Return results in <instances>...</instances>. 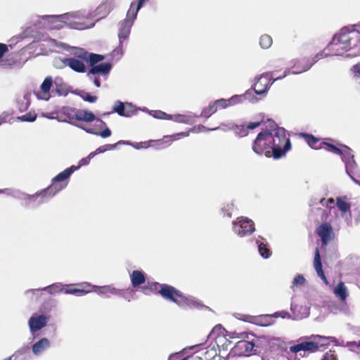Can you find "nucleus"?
<instances>
[{"label":"nucleus","instance_id":"36","mask_svg":"<svg viewBox=\"0 0 360 360\" xmlns=\"http://www.w3.org/2000/svg\"><path fill=\"white\" fill-rule=\"evenodd\" d=\"M321 144L323 145V148L326 149V150H328L329 152H331L334 154L339 155L342 153V149L339 148L338 147H337L336 146H335L333 144H331L330 143L325 142V141H322Z\"/></svg>","mask_w":360,"mask_h":360},{"label":"nucleus","instance_id":"11","mask_svg":"<svg viewBox=\"0 0 360 360\" xmlns=\"http://www.w3.org/2000/svg\"><path fill=\"white\" fill-rule=\"evenodd\" d=\"M249 94V91H246L245 94L243 95H234L231 96L229 99H218L214 102V105L217 106L218 109H225L229 106L234 105L237 103H242L245 99H246V97L248 94Z\"/></svg>","mask_w":360,"mask_h":360},{"label":"nucleus","instance_id":"51","mask_svg":"<svg viewBox=\"0 0 360 360\" xmlns=\"http://www.w3.org/2000/svg\"><path fill=\"white\" fill-rule=\"evenodd\" d=\"M70 25L75 29L82 30L84 28V24L82 22L71 20Z\"/></svg>","mask_w":360,"mask_h":360},{"label":"nucleus","instance_id":"39","mask_svg":"<svg viewBox=\"0 0 360 360\" xmlns=\"http://www.w3.org/2000/svg\"><path fill=\"white\" fill-rule=\"evenodd\" d=\"M104 59V56L99 54L91 53L88 57L91 66L96 65V63L102 61Z\"/></svg>","mask_w":360,"mask_h":360},{"label":"nucleus","instance_id":"60","mask_svg":"<svg viewBox=\"0 0 360 360\" xmlns=\"http://www.w3.org/2000/svg\"><path fill=\"white\" fill-rule=\"evenodd\" d=\"M358 346L360 347V340L358 342Z\"/></svg>","mask_w":360,"mask_h":360},{"label":"nucleus","instance_id":"21","mask_svg":"<svg viewBox=\"0 0 360 360\" xmlns=\"http://www.w3.org/2000/svg\"><path fill=\"white\" fill-rule=\"evenodd\" d=\"M147 1L148 0H139L137 4L132 2L127 11L126 18L124 20H130L134 23V20L136 18L138 11Z\"/></svg>","mask_w":360,"mask_h":360},{"label":"nucleus","instance_id":"57","mask_svg":"<svg viewBox=\"0 0 360 360\" xmlns=\"http://www.w3.org/2000/svg\"><path fill=\"white\" fill-rule=\"evenodd\" d=\"M4 122H6V117H2L1 115H0V124H1Z\"/></svg>","mask_w":360,"mask_h":360},{"label":"nucleus","instance_id":"32","mask_svg":"<svg viewBox=\"0 0 360 360\" xmlns=\"http://www.w3.org/2000/svg\"><path fill=\"white\" fill-rule=\"evenodd\" d=\"M77 289L79 290V292H78L79 296H82L89 292H93L94 285L89 283H77Z\"/></svg>","mask_w":360,"mask_h":360},{"label":"nucleus","instance_id":"14","mask_svg":"<svg viewBox=\"0 0 360 360\" xmlns=\"http://www.w3.org/2000/svg\"><path fill=\"white\" fill-rule=\"evenodd\" d=\"M113 111L116 112L120 116L127 117H131L136 113V109L131 103H127L124 104L120 101H116L115 103Z\"/></svg>","mask_w":360,"mask_h":360},{"label":"nucleus","instance_id":"7","mask_svg":"<svg viewBox=\"0 0 360 360\" xmlns=\"http://www.w3.org/2000/svg\"><path fill=\"white\" fill-rule=\"evenodd\" d=\"M233 224L234 231L240 237H243L247 234H251L255 230L253 221L248 217H238L237 221L234 222Z\"/></svg>","mask_w":360,"mask_h":360},{"label":"nucleus","instance_id":"55","mask_svg":"<svg viewBox=\"0 0 360 360\" xmlns=\"http://www.w3.org/2000/svg\"><path fill=\"white\" fill-rule=\"evenodd\" d=\"M96 122L98 123L97 127L99 129L103 128L104 126H105V122L100 119H97Z\"/></svg>","mask_w":360,"mask_h":360},{"label":"nucleus","instance_id":"35","mask_svg":"<svg viewBox=\"0 0 360 360\" xmlns=\"http://www.w3.org/2000/svg\"><path fill=\"white\" fill-rule=\"evenodd\" d=\"M272 43L273 40L270 35L263 34L260 37L259 44L262 49H269Z\"/></svg>","mask_w":360,"mask_h":360},{"label":"nucleus","instance_id":"49","mask_svg":"<svg viewBox=\"0 0 360 360\" xmlns=\"http://www.w3.org/2000/svg\"><path fill=\"white\" fill-rule=\"evenodd\" d=\"M320 203L323 205H326L330 208H331V205H333L335 203V200L333 198H328L327 200H325V198H322L321 200H320Z\"/></svg>","mask_w":360,"mask_h":360},{"label":"nucleus","instance_id":"26","mask_svg":"<svg viewBox=\"0 0 360 360\" xmlns=\"http://www.w3.org/2000/svg\"><path fill=\"white\" fill-rule=\"evenodd\" d=\"M342 147V153L340 155L342 160L345 162L346 165L348 164L355 163L354 160V155L351 148L345 145H340Z\"/></svg>","mask_w":360,"mask_h":360},{"label":"nucleus","instance_id":"43","mask_svg":"<svg viewBox=\"0 0 360 360\" xmlns=\"http://www.w3.org/2000/svg\"><path fill=\"white\" fill-rule=\"evenodd\" d=\"M321 360H338L335 351L329 350L326 352Z\"/></svg>","mask_w":360,"mask_h":360},{"label":"nucleus","instance_id":"24","mask_svg":"<svg viewBox=\"0 0 360 360\" xmlns=\"http://www.w3.org/2000/svg\"><path fill=\"white\" fill-rule=\"evenodd\" d=\"M131 285L134 288L139 286L146 282V275L143 271L134 270L130 275Z\"/></svg>","mask_w":360,"mask_h":360},{"label":"nucleus","instance_id":"38","mask_svg":"<svg viewBox=\"0 0 360 360\" xmlns=\"http://www.w3.org/2000/svg\"><path fill=\"white\" fill-rule=\"evenodd\" d=\"M337 206L342 212H347L350 210V204L340 198H337Z\"/></svg>","mask_w":360,"mask_h":360},{"label":"nucleus","instance_id":"25","mask_svg":"<svg viewBox=\"0 0 360 360\" xmlns=\"http://www.w3.org/2000/svg\"><path fill=\"white\" fill-rule=\"evenodd\" d=\"M49 340L46 338H43L33 345L32 352L35 355H39L44 350L49 348Z\"/></svg>","mask_w":360,"mask_h":360},{"label":"nucleus","instance_id":"10","mask_svg":"<svg viewBox=\"0 0 360 360\" xmlns=\"http://www.w3.org/2000/svg\"><path fill=\"white\" fill-rule=\"evenodd\" d=\"M326 54H331V56H341L345 52L347 51V49L343 45L342 41H340V39L338 34H335L333 37L332 41L326 46Z\"/></svg>","mask_w":360,"mask_h":360},{"label":"nucleus","instance_id":"23","mask_svg":"<svg viewBox=\"0 0 360 360\" xmlns=\"http://www.w3.org/2000/svg\"><path fill=\"white\" fill-rule=\"evenodd\" d=\"M300 136L303 137L304 140L313 149L318 150L323 148V145L320 142V139L312 134L302 133Z\"/></svg>","mask_w":360,"mask_h":360},{"label":"nucleus","instance_id":"12","mask_svg":"<svg viewBox=\"0 0 360 360\" xmlns=\"http://www.w3.org/2000/svg\"><path fill=\"white\" fill-rule=\"evenodd\" d=\"M53 86V79L51 77H47L40 86L39 90L34 92L38 99L48 101L51 98L50 89Z\"/></svg>","mask_w":360,"mask_h":360},{"label":"nucleus","instance_id":"41","mask_svg":"<svg viewBox=\"0 0 360 360\" xmlns=\"http://www.w3.org/2000/svg\"><path fill=\"white\" fill-rule=\"evenodd\" d=\"M37 118V114L35 112H27L25 115H23L20 117H18V119L20 121L23 122H33Z\"/></svg>","mask_w":360,"mask_h":360},{"label":"nucleus","instance_id":"34","mask_svg":"<svg viewBox=\"0 0 360 360\" xmlns=\"http://www.w3.org/2000/svg\"><path fill=\"white\" fill-rule=\"evenodd\" d=\"M86 131L88 133L101 136L102 138H107L111 135V131L108 127H105V129L101 132H99L98 131H97L96 129L94 128H89L86 129Z\"/></svg>","mask_w":360,"mask_h":360},{"label":"nucleus","instance_id":"48","mask_svg":"<svg viewBox=\"0 0 360 360\" xmlns=\"http://www.w3.org/2000/svg\"><path fill=\"white\" fill-rule=\"evenodd\" d=\"M351 71L356 77H360V63H357L353 65L351 68Z\"/></svg>","mask_w":360,"mask_h":360},{"label":"nucleus","instance_id":"22","mask_svg":"<svg viewBox=\"0 0 360 360\" xmlns=\"http://www.w3.org/2000/svg\"><path fill=\"white\" fill-rule=\"evenodd\" d=\"M133 23L130 20H122L120 22V27L118 34L119 39H120V46L122 45L124 40L128 38L130 32L131 27Z\"/></svg>","mask_w":360,"mask_h":360},{"label":"nucleus","instance_id":"5","mask_svg":"<svg viewBox=\"0 0 360 360\" xmlns=\"http://www.w3.org/2000/svg\"><path fill=\"white\" fill-rule=\"evenodd\" d=\"M337 34L347 51L357 47L360 43V31L355 29L345 27Z\"/></svg>","mask_w":360,"mask_h":360},{"label":"nucleus","instance_id":"54","mask_svg":"<svg viewBox=\"0 0 360 360\" xmlns=\"http://www.w3.org/2000/svg\"><path fill=\"white\" fill-rule=\"evenodd\" d=\"M167 115L162 111H156L155 114V117L159 119H167Z\"/></svg>","mask_w":360,"mask_h":360},{"label":"nucleus","instance_id":"56","mask_svg":"<svg viewBox=\"0 0 360 360\" xmlns=\"http://www.w3.org/2000/svg\"><path fill=\"white\" fill-rule=\"evenodd\" d=\"M221 211L224 212V216H228L229 217H231V214L228 210H226L225 208H222Z\"/></svg>","mask_w":360,"mask_h":360},{"label":"nucleus","instance_id":"40","mask_svg":"<svg viewBox=\"0 0 360 360\" xmlns=\"http://www.w3.org/2000/svg\"><path fill=\"white\" fill-rule=\"evenodd\" d=\"M63 290V293L65 294H72L76 296H79L78 292H79V290H78L77 289V284L68 285L65 287H64Z\"/></svg>","mask_w":360,"mask_h":360},{"label":"nucleus","instance_id":"2","mask_svg":"<svg viewBox=\"0 0 360 360\" xmlns=\"http://www.w3.org/2000/svg\"><path fill=\"white\" fill-rule=\"evenodd\" d=\"M96 155V153H91L86 158H82L79 161V165H72L70 167L65 169L62 172L56 175L53 179L51 184L46 188L37 193L35 195H28L27 199L29 201H35L37 198L41 196L42 198L46 197H53L58 192L64 189L68 185V179L70 175L80 166L87 165L89 160Z\"/></svg>","mask_w":360,"mask_h":360},{"label":"nucleus","instance_id":"8","mask_svg":"<svg viewBox=\"0 0 360 360\" xmlns=\"http://www.w3.org/2000/svg\"><path fill=\"white\" fill-rule=\"evenodd\" d=\"M80 59L75 58H65L62 60L65 65L70 67L77 72H84L86 70L83 60H88V53L84 52L79 56Z\"/></svg>","mask_w":360,"mask_h":360},{"label":"nucleus","instance_id":"19","mask_svg":"<svg viewBox=\"0 0 360 360\" xmlns=\"http://www.w3.org/2000/svg\"><path fill=\"white\" fill-rule=\"evenodd\" d=\"M93 292H96L101 296L107 295L108 294L114 295H121L123 292L121 290H117L110 285L97 286L94 285Z\"/></svg>","mask_w":360,"mask_h":360},{"label":"nucleus","instance_id":"9","mask_svg":"<svg viewBox=\"0 0 360 360\" xmlns=\"http://www.w3.org/2000/svg\"><path fill=\"white\" fill-rule=\"evenodd\" d=\"M316 234L321 238L322 245H326L335 236L332 226L328 222L320 224L316 230Z\"/></svg>","mask_w":360,"mask_h":360},{"label":"nucleus","instance_id":"47","mask_svg":"<svg viewBox=\"0 0 360 360\" xmlns=\"http://www.w3.org/2000/svg\"><path fill=\"white\" fill-rule=\"evenodd\" d=\"M305 281V278L302 275L296 276L292 281L293 285H302Z\"/></svg>","mask_w":360,"mask_h":360},{"label":"nucleus","instance_id":"15","mask_svg":"<svg viewBox=\"0 0 360 360\" xmlns=\"http://www.w3.org/2000/svg\"><path fill=\"white\" fill-rule=\"evenodd\" d=\"M48 318L44 315L32 316L29 320V326L32 332H36L46 326Z\"/></svg>","mask_w":360,"mask_h":360},{"label":"nucleus","instance_id":"4","mask_svg":"<svg viewBox=\"0 0 360 360\" xmlns=\"http://www.w3.org/2000/svg\"><path fill=\"white\" fill-rule=\"evenodd\" d=\"M160 295L165 300L176 303L184 307L189 304V299L181 291L168 284H162L160 290Z\"/></svg>","mask_w":360,"mask_h":360},{"label":"nucleus","instance_id":"61","mask_svg":"<svg viewBox=\"0 0 360 360\" xmlns=\"http://www.w3.org/2000/svg\"><path fill=\"white\" fill-rule=\"evenodd\" d=\"M259 238H261L262 240H264V238L259 236Z\"/></svg>","mask_w":360,"mask_h":360},{"label":"nucleus","instance_id":"6","mask_svg":"<svg viewBox=\"0 0 360 360\" xmlns=\"http://www.w3.org/2000/svg\"><path fill=\"white\" fill-rule=\"evenodd\" d=\"M251 337L252 338H250L248 333L241 334L240 338H243V340L238 341L233 348V352L236 355L242 356H250L251 354V352L255 347L254 336L251 335Z\"/></svg>","mask_w":360,"mask_h":360},{"label":"nucleus","instance_id":"37","mask_svg":"<svg viewBox=\"0 0 360 360\" xmlns=\"http://www.w3.org/2000/svg\"><path fill=\"white\" fill-rule=\"evenodd\" d=\"M64 287L60 284H53L44 288V290H47L50 294H55L58 292H63Z\"/></svg>","mask_w":360,"mask_h":360},{"label":"nucleus","instance_id":"62","mask_svg":"<svg viewBox=\"0 0 360 360\" xmlns=\"http://www.w3.org/2000/svg\"><path fill=\"white\" fill-rule=\"evenodd\" d=\"M1 191H0V193H1Z\"/></svg>","mask_w":360,"mask_h":360},{"label":"nucleus","instance_id":"44","mask_svg":"<svg viewBox=\"0 0 360 360\" xmlns=\"http://www.w3.org/2000/svg\"><path fill=\"white\" fill-rule=\"evenodd\" d=\"M115 148V144H107V145H104V146L99 147L94 153H96V155L100 153H103L108 150H112Z\"/></svg>","mask_w":360,"mask_h":360},{"label":"nucleus","instance_id":"45","mask_svg":"<svg viewBox=\"0 0 360 360\" xmlns=\"http://www.w3.org/2000/svg\"><path fill=\"white\" fill-rule=\"evenodd\" d=\"M82 98L85 101H88L89 103H94L97 100V97L96 96H92L89 93H84V94L82 95Z\"/></svg>","mask_w":360,"mask_h":360},{"label":"nucleus","instance_id":"1","mask_svg":"<svg viewBox=\"0 0 360 360\" xmlns=\"http://www.w3.org/2000/svg\"><path fill=\"white\" fill-rule=\"evenodd\" d=\"M269 129L260 131L252 143V150L258 155H265L279 159L290 149L291 143L287 137L286 130L269 120Z\"/></svg>","mask_w":360,"mask_h":360},{"label":"nucleus","instance_id":"58","mask_svg":"<svg viewBox=\"0 0 360 360\" xmlns=\"http://www.w3.org/2000/svg\"><path fill=\"white\" fill-rule=\"evenodd\" d=\"M115 0H105V3L108 4H111Z\"/></svg>","mask_w":360,"mask_h":360},{"label":"nucleus","instance_id":"17","mask_svg":"<svg viewBox=\"0 0 360 360\" xmlns=\"http://www.w3.org/2000/svg\"><path fill=\"white\" fill-rule=\"evenodd\" d=\"M263 122L264 115L261 116V119H259L258 121L249 122L246 126H236L235 128V131L240 137L245 136L248 135L249 129H254L256 127H259Z\"/></svg>","mask_w":360,"mask_h":360},{"label":"nucleus","instance_id":"33","mask_svg":"<svg viewBox=\"0 0 360 360\" xmlns=\"http://www.w3.org/2000/svg\"><path fill=\"white\" fill-rule=\"evenodd\" d=\"M217 111V106L214 103H210L207 107L204 108L201 112V116L208 118Z\"/></svg>","mask_w":360,"mask_h":360},{"label":"nucleus","instance_id":"18","mask_svg":"<svg viewBox=\"0 0 360 360\" xmlns=\"http://www.w3.org/2000/svg\"><path fill=\"white\" fill-rule=\"evenodd\" d=\"M314 266L317 273V275L321 278V280L324 282L325 284L328 285V281L322 269V263L319 253V250L318 248H316L314 252Z\"/></svg>","mask_w":360,"mask_h":360},{"label":"nucleus","instance_id":"53","mask_svg":"<svg viewBox=\"0 0 360 360\" xmlns=\"http://www.w3.org/2000/svg\"><path fill=\"white\" fill-rule=\"evenodd\" d=\"M8 51V46L5 44L0 43V58H1Z\"/></svg>","mask_w":360,"mask_h":360},{"label":"nucleus","instance_id":"28","mask_svg":"<svg viewBox=\"0 0 360 360\" xmlns=\"http://www.w3.org/2000/svg\"><path fill=\"white\" fill-rule=\"evenodd\" d=\"M254 323L261 326H268L274 323L273 315L263 314L255 318Z\"/></svg>","mask_w":360,"mask_h":360},{"label":"nucleus","instance_id":"46","mask_svg":"<svg viewBox=\"0 0 360 360\" xmlns=\"http://www.w3.org/2000/svg\"><path fill=\"white\" fill-rule=\"evenodd\" d=\"M272 315H273V319L274 317L275 318L281 317L283 319H285V318L289 319L290 317V314L288 312L285 311H278V312L274 313Z\"/></svg>","mask_w":360,"mask_h":360},{"label":"nucleus","instance_id":"42","mask_svg":"<svg viewBox=\"0 0 360 360\" xmlns=\"http://www.w3.org/2000/svg\"><path fill=\"white\" fill-rule=\"evenodd\" d=\"M226 331L225 328L221 325L216 326L211 332V335L214 336L217 335L216 338L219 336H224V332Z\"/></svg>","mask_w":360,"mask_h":360},{"label":"nucleus","instance_id":"59","mask_svg":"<svg viewBox=\"0 0 360 360\" xmlns=\"http://www.w3.org/2000/svg\"><path fill=\"white\" fill-rule=\"evenodd\" d=\"M56 90H57L58 95L61 96L63 94L58 88Z\"/></svg>","mask_w":360,"mask_h":360},{"label":"nucleus","instance_id":"27","mask_svg":"<svg viewBox=\"0 0 360 360\" xmlns=\"http://www.w3.org/2000/svg\"><path fill=\"white\" fill-rule=\"evenodd\" d=\"M162 286V284L158 282H147L146 285L142 288V292L146 295H148L151 292L160 294V290Z\"/></svg>","mask_w":360,"mask_h":360},{"label":"nucleus","instance_id":"16","mask_svg":"<svg viewBox=\"0 0 360 360\" xmlns=\"http://www.w3.org/2000/svg\"><path fill=\"white\" fill-rule=\"evenodd\" d=\"M70 117L77 121L86 122H92L96 119V117L92 112L84 110H72Z\"/></svg>","mask_w":360,"mask_h":360},{"label":"nucleus","instance_id":"3","mask_svg":"<svg viewBox=\"0 0 360 360\" xmlns=\"http://www.w3.org/2000/svg\"><path fill=\"white\" fill-rule=\"evenodd\" d=\"M289 71H285L282 75H277L276 72H267L263 73L256 81L254 85V91L258 95L266 93L267 90L276 80L284 78Z\"/></svg>","mask_w":360,"mask_h":360},{"label":"nucleus","instance_id":"31","mask_svg":"<svg viewBox=\"0 0 360 360\" xmlns=\"http://www.w3.org/2000/svg\"><path fill=\"white\" fill-rule=\"evenodd\" d=\"M334 292L342 301H345L347 297V288L342 282L335 288Z\"/></svg>","mask_w":360,"mask_h":360},{"label":"nucleus","instance_id":"29","mask_svg":"<svg viewBox=\"0 0 360 360\" xmlns=\"http://www.w3.org/2000/svg\"><path fill=\"white\" fill-rule=\"evenodd\" d=\"M257 243L258 245V251L260 255L264 259L269 258L271 255V252L267 247V243L260 241L259 239L257 240Z\"/></svg>","mask_w":360,"mask_h":360},{"label":"nucleus","instance_id":"30","mask_svg":"<svg viewBox=\"0 0 360 360\" xmlns=\"http://www.w3.org/2000/svg\"><path fill=\"white\" fill-rule=\"evenodd\" d=\"M327 53V51H326V47L322 50L321 51H320L319 53H318L312 59H311V61L306 66V68H304L302 70H301L300 72H304V71H307V70H309L315 63H316L318 60H319L321 58H323L325 57H327V56H331V54H326Z\"/></svg>","mask_w":360,"mask_h":360},{"label":"nucleus","instance_id":"20","mask_svg":"<svg viewBox=\"0 0 360 360\" xmlns=\"http://www.w3.org/2000/svg\"><path fill=\"white\" fill-rule=\"evenodd\" d=\"M91 67V69L88 72V76L99 75H107L111 69V64L109 63H105Z\"/></svg>","mask_w":360,"mask_h":360},{"label":"nucleus","instance_id":"13","mask_svg":"<svg viewBox=\"0 0 360 360\" xmlns=\"http://www.w3.org/2000/svg\"><path fill=\"white\" fill-rule=\"evenodd\" d=\"M321 345L316 341H306L295 345L290 347V351L297 353L300 351L307 352L309 353L316 352L319 349Z\"/></svg>","mask_w":360,"mask_h":360},{"label":"nucleus","instance_id":"50","mask_svg":"<svg viewBox=\"0 0 360 360\" xmlns=\"http://www.w3.org/2000/svg\"><path fill=\"white\" fill-rule=\"evenodd\" d=\"M188 135H189V132L186 131V132L177 133L172 136H165L164 138L168 139V138L173 137L172 140H176V139H179V137H186V136H188Z\"/></svg>","mask_w":360,"mask_h":360},{"label":"nucleus","instance_id":"52","mask_svg":"<svg viewBox=\"0 0 360 360\" xmlns=\"http://www.w3.org/2000/svg\"><path fill=\"white\" fill-rule=\"evenodd\" d=\"M89 77L93 81L94 85L96 87H100L101 86V79H100L99 75H90Z\"/></svg>","mask_w":360,"mask_h":360}]
</instances>
